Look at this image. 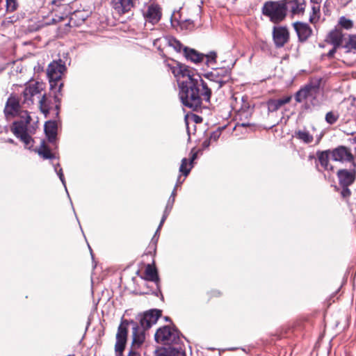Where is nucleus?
<instances>
[{"instance_id":"nucleus-30","label":"nucleus","mask_w":356,"mask_h":356,"mask_svg":"<svg viewBox=\"0 0 356 356\" xmlns=\"http://www.w3.org/2000/svg\"><path fill=\"white\" fill-rule=\"evenodd\" d=\"M343 48L346 49V52H356V35H350Z\"/></svg>"},{"instance_id":"nucleus-47","label":"nucleus","mask_w":356,"mask_h":356,"mask_svg":"<svg viewBox=\"0 0 356 356\" xmlns=\"http://www.w3.org/2000/svg\"><path fill=\"white\" fill-rule=\"evenodd\" d=\"M175 197H173L172 196H170L168 201L170 202V204H174Z\"/></svg>"},{"instance_id":"nucleus-34","label":"nucleus","mask_w":356,"mask_h":356,"mask_svg":"<svg viewBox=\"0 0 356 356\" xmlns=\"http://www.w3.org/2000/svg\"><path fill=\"white\" fill-rule=\"evenodd\" d=\"M338 25L340 26L341 28L348 30L353 28V22L352 20L346 18L344 16H342L339 19Z\"/></svg>"},{"instance_id":"nucleus-16","label":"nucleus","mask_w":356,"mask_h":356,"mask_svg":"<svg viewBox=\"0 0 356 356\" xmlns=\"http://www.w3.org/2000/svg\"><path fill=\"white\" fill-rule=\"evenodd\" d=\"M293 26L300 41L306 40L312 34V31L306 23L296 22Z\"/></svg>"},{"instance_id":"nucleus-26","label":"nucleus","mask_w":356,"mask_h":356,"mask_svg":"<svg viewBox=\"0 0 356 356\" xmlns=\"http://www.w3.org/2000/svg\"><path fill=\"white\" fill-rule=\"evenodd\" d=\"M294 136L306 144L311 143L314 140L313 136L306 129L296 131Z\"/></svg>"},{"instance_id":"nucleus-22","label":"nucleus","mask_w":356,"mask_h":356,"mask_svg":"<svg viewBox=\"0 0 356 356\" xmlns=\"http://www.w3.org/2000/svg\"><path fill=\"white\" fill-rule=\"evenodd\" d=\"M44 131L50 142H54L57 134V124L54 121H48L44 124Z\"/></svg>"},{"instance_id":"nucleus-18","label":"nucleus","mask_w":356,"mask_h":356,"mask_svg":"<svg viewBox=\"0 0 356 356\" xmlns=\"http://www.w3.org/2000/svg\"><path fill=\"white\" fill-rule=\"evenodd\" d=\"M286 4V10H290L293 15H300L304 13L305 4L300 0H285Z\"/></svg>"},{"instance_id":"nucleus-37","label":"nucleus","mask_w":356,"mask_h":356,"mask_svg":"<svg viewBox=\"0 0 356 356\" xmlns=\"http://www.w3.org/2000/svg\"><path fill=\"white\" fill-rule=\"evenodd\" d=\"M17 3L16 0H6L7 11L13 12L17 9Z\"/></svg>"},{"instance_id":"nucleus-25","label":"nucleus","mask_w":356,"mask_h":356,"mask_svg":"<svg viewBox=\"0 0 356 356\" xmlns=\"http://www.w3.org/2000/svg\"><path fill=\"white\" fill-rule=\"evenodd\" d=\"M314 85V83H312L310 84L307 85L303 88H301L300 90H298L295 96L296 101L299 103L305 102L307 96Z\"/></svg>"},{"instance_id":"nucleus-15","label":"nucleus","mask_w":356,"mask_h":356,"mask_svg":"<svg viewBox=\"0 0 356 356\" xmlns=\"http://www.w3.org/2000/svg\"><path fill=\"white\" fill-rule=\"evenodd\" d=\"M113 9L120 15L124 14L134 7L133 0H111Z\"/></svg>"},{"instance_id":"nucleus-44","label":"nucleus","mask_w":356,"mask_h":356,"mask_svg":"<svg viewBox=\"0 0 356 356\" xmlns=\"http://www.w3.org/2000/svg\"><path fill=\"white\" fill-rule=\"evenodd\" d=\"M211 140L209 138L205 140L203 143H202V147L204 148H207L209 147L210 144H211Z\"/></svg>"},{"instance_id":"nucleus-39","label":"nucleus","mask_w":356,"mask_h":356,"mask_svg":"<svg viewBox=\"0 0 356 356\" xmlns=\"http://www.w3.org/2000/svg\"><path fill=\"white\" fill-rule=\"evenodd\" d=\"M337 120V117L332 112H329L325 115V120L330 124H334Z\"/></svg>"},{"instance_id":"nucleus-19","label":"nucleus","mask_w":356,"mask_h":356,"mask_svg":"<svg viewBox=\"0 0 356 356\" xmlns=\"http://www.w3.org/2000/svg\"><path fill=\"white\" fill-rule=\"evenodd\" d=\"M343 34L340 28L336 26L334 29L331 31L327 36V41L332 44L335 48L342 45Z\"/></svg>"},{"instance_id":"nucleus-28","label":"nucleus","mask_w":356,"mask_h":356,"mask_svg":"<svg viewBox=\"0 0 356 356\" xmlns=\"http://www.w3.org/2000/svg\"><path fill=\"white\" fill-rule=\"evenodd\" d=\"M36 152L44 159H51L54 157L49 148L45 145V143L44 141L41 143L40 148Z\"/></svg>"},{"instance_id":"nucleus-51","label":"nucleus","mask_w":356,"mask_h":356,"mask_svg":"<svg viewBox=\"0 0 356 356\" xmlns=\"http://www.w3.org/2000/svg\"><path fill=\"white\" fill-rule=\"evenodd\" d=\"M243 111L245 112V108H241V111H239V112H240V113H239V115H241V114H242V113H243Z\"/></svg>"},{"instance_id":"nucleus-52","label":"nucleus","mask_w":356,"mask_h":356,"mask_svg":"<svg viewBox=\"0 0 356 356\" xmlns=\"http://www.w3.org/2000/svg\"><path fill=\"white\" fill-rule=\"evenodd\" d=\"M245 108L248 110V109H249V108H250V106L247 104L245 105Z\"/></svg>"},{"instance_id":"nucleus-29","label":"nucleus","mask_w":356,"mask_h":356,"mask_svg":"<svg viewBox=\"0 0 356 356\" xmlns=\"http://www.w3.org/2000/svg\"><path fill=\"white\" fill-rule=\"evenodd\" d=\"M312 13L309 15V22L312 24L316 23L320 18V8L319 3H312Z\"/></svg>"},{"instance_id":"nucleus-8","label":"nucleus","mask_w":356,"mask_h":356,"mask_svg":"<svg viewBox=\"0 0 356 356\" xmlns=\"http://www.w3.org/2000/svg\"><path fill=\"white\" fill-rule=\"evenodd\" d=\"M65 70V65L61 60H59L58 61H54L49 65L47 68V75L51 87L53 86V82L56 83L61 79V76Z\"/></svg>"},{"instance_id":"nucleus-40","label":"nucleus","mask_w":356,"mask_h":356,"mask_svg":"<svg viewBox=\"0 0 356 356\" xmlns=\"http://www.w3.org/2000/svg\"><path fill=\"white\" fill-rule=\"evenodd\" d=\"M350 191L348 188V186H342V190L341 191V196L344 198L348 197L350 195Z\"/></svg>"},{"instance_id":"nucleus-46","label":"nucleus","mask_w":356,"mask_h":356,"mask_svg":"<svg viewBox=\"0 0 356 356\" xmlns=\"http://www.w3.org/2000/svg\"><path fill=\"white\" fill-rule=\"evenodd\" d=\"M312 3H319L321 4L322 0H310Z\"/></svg>"},{"instance_id":"nucleus-13","label":"nucleus","mask_w":356,"mask_h":356,"mask_svg":"<svg viewBox=\"0 0 356 356\" xmlns=\"http://www.w3.org/2000/svg\"><path fill=\"white\" fill-rule=\"evenodd\" d=\"M143 16L146 22L151 23L152 25H154L161 19V8L156 4H151L148 6L147 10L144 12Z\"/></svg>"},{"instance_id":"nucleus-36","label":"nucleus","mask_w":356,"mask_h":356,"mask_svg":"<svg viewBox=\"0 0 356 356\" xmlns=\"http://www.w3.org/2000/svg\"><path fill=\"white\" fill-rule=\"evenodd\" d=\"M158 356H184V354L175 348L165 349Z\"/></svg>"},{"instance_id":"nucleus-4","label":"nucleus","mask_w":356,"mask_h":356,"mask_svg":"<svg viewBox=\"0 0 356 356\" xmlns=\"http://www.w3.org/2000/svg\"><path fill=\"white\" fill-rule=\"evenodd\" d=\"M207 77L210 83L209 84L206 83L211 92L212 89L218 90L227 83L230 78V74L228 70L225 68H218L213 69L212 72L208 73Z\"/></svg>"},{"instance_id":"nucleus-9","label":"nucleus","mask_w":356,"mask_h":356,"mask_svg":"<svg viewBox=\"0 0 356 356\" xmlns=\"http://www.w3.org/2000/svg\"><path fill=\"white\" fill-rule=\"evenodd\" d=\"M127 323H122L119 325L116 334V342L115 345V351L116 356H122L127 339Z\"/></svg>"},{"instance_id":"nucleus-38","label":"nucleus","mask_w":356,"mask_h":356,"mask_svg":"<svg viewBox=\"0 0 356 356\" xmlns=\"http://www.w3.org/2000/svg\"><path fill=\"white\" fill-rule=\"evenodd\" d=\"M59 166V163H57L55 166H54V170L56 172L58 176L59 177V179H60L62 184H63L65 188V191L67 192V187H66V184H65V178H64V175H63V170L62 169H59L58 170H57V167Z\"/></svg>"},{"instance_id":"nucleus-49","label":"nucleus","mask_w":356,"mask_h":356,"mask_svg":"<svg viewBox=\"0 0 356 356\" xmlns=\"http://www.w3.org/2000/svg\"><path fill=\"white\" fill-rule=\"evenodd\" d=\"M7 142H8V143H14L13 140V139H11V138L8 139V140H7Z\"/></svg>"},{"instance_id":"nucleus-27","label":"nucleus","mask_w":356,"mask_h":356,"mask_svg":"<svg viewBox=\"0 0 356 356\" xmlns=\"http://www.w3.org/2000/svg\"><path fill=\"white\" fill-rule=\"evenodd\" d=\"M329 151L319 152L317 153L318 161L325 170H333V167L329 164Z\"/></svg>"},{"instance_id":"nucleus-23","label":"nucleus","mask_w":356,"mask_h":356,"mask_svg":"<svg viewBox=\"0 0 356 356\" xmlns=\"http://www.w3.org/2000/svg\"><path fill=\"white\" fill-rule=\"evenodd\" d=\"M197 152H193L192 156L188 162V159L184 158L181 160V163L179 168V171L184 175V176H187L191 168H193V162L197 158Z\"/></svg>"},{"instance_id":"nucleus-20","label":"nucleus","mask_w":356,"mask_h":356,"mask_svg":"<svg viewBox=\"0 0 356 356\" xmlns=\"http://www.w3.org/2000/svg\"><path fill=\"white\" fill-rule=\"evenodd\" d=\"M184 55L187 60L194 63H199L204 60V54H200L193 49L184 48Z\"/></svg>"},{"instance_id":"nucleus-33","label":"nucleus","mask_w":356,"mask_h":356,"mask_svg":"<svg viewBox=\"0 0 356 356\" xmlns=\"http://www.w3.org/2000/svg\"><path fill=\"white\" fill-rule=\"evenodd\" d=\"M168 44L172 47L176 51L181 52L184 51V48L185 47L179 40L174 38H171L168 39Z\"/></svg>"},{"instance_id":"nucleus-3","label":"nucleus","mask_w":356,"mask_h":356,"mask_svg":"<svg viewBox=\"0 0 356 356\" xmlns=\"http://www.w3.org/2000/svg\"><path fill=\"white\" fill-rule=\"evenodd\" d=\"M262 13L270 18L274 23L282 21L286 15V4L285 0L277 1H267L264 3Z\"/></svg>"},{"instance_id":"nucleus-1","label":"nucleus","mask_w":356,"mask_h":356,"mask_svg":"<svg viewBox=\"0 0 356 356\" xmlns=\"http://www.w3.org/2000/svg\"><path fill=\"white\" fill-rule=\"evenodd\" d=\"M171 70L179 83V97L185 106L198 111L202 106V100L210 101V89L193 70L178 63L171 67Z\"/></svg>"},{"instance_id":"nucleus-5","label":"nucleus","mask_w":356,"mask_h":356,"mask_svg":"<svg viewBox=\"0 0 356 356\" xmlns=\"http://www.w3.org/2000/svg\"><path fill=\"white\" fill-rule=\"evenodd\" d=\"M155 340L165 345L178 343L180 340L179 331L170 326H163L155 333Z\"/></svg>"},{"instance_id":"nucleus-6","label":"nucleus","mask_w":356,"mask_h":356,"mask_svg":"<svg viewBox=\"0 0 356 356\" xmlns=\"http://www.w3.org/2000/svg\"><path fill=\"white\" fill-rule=\"evenodd\" d=\"M42 85L38 82L27 85L23 92V104L30 106L33 104L35 100L39 102L44 95L42 93Z\"/></svg>"},{"instance_id":"nucleus-21","label":"nucleus","mask_w":356,"mask_h":356,"mask_svg":"<svg viewBox=\"0 0 356 356\" xmlns=\"http://www.w3.org/2000/svg\"><path fill=\"white\" fill-rule=\"evenodd\" d=\"M291 99V97L289 96L279 99H270L267 102L268 112L277 111L282 106L289 103Z\"/></svg>"},{"instance_id":"nucleus-11","label":"nucleus","mask_w":356,"mask_h":356,"mask_svg":"<svg viewBox=\"0 0 356 356\" xmlns=\"http://www.w3.org/2000/svg\"><path fill=\"white\" fill-rule=\"evenodd\" d=\"M161 316V311L159 309H152L145 312L140 319L139 325L144 330L149 328L155 324Z\"/></svg>"},{"instance_id":"nucleus-2","label":"nucleus","mask_w":356,"mask_h":356,"mask_svg":"<svg viewBox=\"0 0 356 356\" xmlns=\"http://www.w3.org/2000/svg\"><path fill=\"white\" fill-rule=\"evenodd\" d=\"M4 114L8 120L17 115L20 116L21 120L13 122L10 129L13 134L24 143L26 148L31 149L33 140L27 131V125L30 123L31 116L27 111H20V106L17 97L11 96L8 99Z\"/></svg>"},{"instance_id":"nucleus-32","label":"nucleus","mask_w":356,"mask_h":356,"mask_svg":"<svg viewBox=\"0 0 356 356\" xmlns=\"http://www.w3.org/2000/svg\"><path fill=\"white\" fill-rule=\"evenodd\" d=\"M172 206H173V204H170V202L169 201H168L167 202V204H166V207H165V211H164V213H163V215L162 216V218L161 220V222H160V224L159 225V227L155 233V235L154 236V238H155L156 235L157 234V233L159 232V229H161V227H162L163 224L164 223L165 219L167 218L168 216L169 215L172 208Z\"/></svg>"},{"instance_id":"nucleus-54","label":"nucleus","mask_w":356,"mask_h":356,"mask_svg":"<svg viewBox=\"0 0 356 356\" xmlns=\"http://www.w3.org/2000/svg\"><path fill=\"white\" fill-rule=\"evenodd\" d=\"M2 1V0H0V3Z\"/></svg>"},{"instance_id":"nucleus-7","label":"nucleus","mask_w":356,"mask_h":356,"mask_svg":"<svg viewBox=\"0 0 356 356\" xmlns=\"http://www.w3.org/2000/svg\"><path fill=\"white\" fill-rule=\"evenodd\" d=\"M124 322L127 323L126 327L127 330L129 324L132 325V343L130 348L138 350L145 341V330L141 328L136 323L134 322L133 321L129 322L128 321L124 320L121 322L120 325Z\"/></svg>"},{"instance_id":"nucleus-42","label":"nucleus","mask_w":356,"mask_h":356,"mask_svg":"<svg viewBox=\"0 0 356 356\" xmlns=\"http://www.w3.org/2000/svg\"><path fill=\"white\" fill-rule=\"evenodd\" d=\"M127 356H140V353L138 350L130 348Z\"/></svg>"},{"instance_id":"nucleus-53","label":"nucleus","mask_w":356,"mask_h":356,"mask_svg":"<svg viewBox=\"0 0 356 356\" xmlns=\"http://www.w3.org/2000/svg\"><path fill=\"white\" fill-rule=\"evenodd\" d=\"M54 101L56 102H58V99H57V97H54Z\"/></svg>"},{"instance_id":"nucleus-31","label":"nucleus","mask_w":356,"mask_h":356,"mask_svg":"<svg viewBox=\"0 0 356 356\" xmlns=\"http://www.w3.org/2000/svg\"><path fill=\"white\" fill-rule=\"evenodd\" d=\"M145 277L147 280L156 282L159 280L157 271L156 268L148 265L145 268Z\"/></svg>"},{"instance_id":"nucleus-43","label":"nucleus","mask_w":356,"mask_h":356,"mask_svg":"<svg viewBox=\"0 0 356 356\" xmlns=\"http://www.w3.org/2000/svg\"><path fill=\"white\" fill-rule=\"evenodd\" d=\"M179 179H180V177L178 178V180L175 185V187L174 190L172 191V194L170 195V196H172L173 197H175L177 187H178V186L182 183V181H180Z\"/></svg>"},{"instance_id":"nucleus-12","label":"nucleus","mask_w":356,"mask_h":356,"mask_svg":"<svg viewBox=\"0 0 356 356\" xmlns=\"http://www.w3.org/2000/svg\"><path fill=\"white\" fill-rule=\"evenodd\" d=\"M273 38L277 47H282L289 40V33L286 28L283 26L274 27Z\"/></svg>"},{"instance_id":"nucleus-35","label":"nucleus","mask_w":356,"mask_h":356,"mask_svg":"<svg viewBox=\"0 0 356 356\" xmlns=\"http://www.w3.org/2000/svg\"><path fill=\"white\" fill-rule=\"evenodd\" d=\"M217 54L215 51H211L207 54H204V59L206 60V64L209 67H212L216 63Z\"/></svg>"},{"instance_id":"nucleus-45","label":"nucleus","mask_w":356,"mask_h":356,"mask_svg":"<svg viewBox=\"0 0 356 356\" xmlns=\"http://www.w3.org/2000/svg\"><path fill=\"white\" fill-rule=\"evenodd\" d=\"M336 49L335 47L334 46L333 49H332L327 54L328 56L329 57H332L334 53L336 52Z\"/></svg>"},{"instance_id":"nucleus-50","label":"nucleus","mask_w":356,"mask_h":356,"mask_svg":"<svg viewBox=\"0 0 356 356\" xmlns=\"http://www.w3.org/2000/svg\"><path fill=\"white\" fill-rule=\"evenodd\" d=\"M241 125L242 127H247V126H249V124L248 123H242Z\"/></svg>"},{"instance_id":"nucleus-17","label":"nucleus","mask_w":356,"mask_h":356,"mask_svg":"<svg viewBox=\"0 0 356 356\" xmlns=\"http://www.w3.org/2000/svg\"><path fill=\"white\" fill-rule=\"evenodd\" d=\"M318 94L319 83L318 82L314 83L307 96V98L305 102L306 108H310L311 106H315L319 104L317 99Z\"/></svg>"},{"instance_id":"nucleus-14","label":"nucleus","mask_w":356,"mask_h":356,"mask_svg":"<svg viewBox=\"0 0 356 356\" xmlns=\"http://www.w3.org/2000/svg\"><path fill=\"white\" fill-rule=\"evenodd\" d=\"M355 168L350 170H340L337 172V176L339 180V183L342 186H348L351 185L355 178Z\"/></svg>"},{"instance_id":"nucleus-48","label":"nucleus","mask_w":356,"mask_h":356,"mask_svg":"<svg viewBox=\"0 0 356 356\" xmlns=\"http://www.w3.org/2000/svg\"><path fill=\"white\" fill-rule=\"evenodd\" d=\"M58 109H59V105L58 104H56L55 106V111H56V115H57L58 114Z\"/></svg>"},{"instance_id":"nucleus-41","label":"nucleus","mask_w":356,"mask_h":356,"mask_svg":"<svg viewBox=\"0 0 356 356\" xmlns=\"http://www.w3.org/2000/svg\"><path fill=\"white\" fill-rule=\"evenodd\" d=\"M220 136V133L218 131H213L211 134L209 139L211 141H217Z\"/></svg>"},{"instance_id":"nucleus-24","label":"nucleus","mask_w":356,"mask_h":356,"mask_svg":"<svg viewBox=\"0 0 356 356\" xmlns=\"http://www.w3.org/2000/svg\"><path fill=\"white\" fill-rule=\"evenodd\" d=\"M38 102L41 112L45 116H47L53 108L52 99L49 97H47L45 95H44Z\"/></svg>"},{"instance_id":"nucleus-10","label":"nucleus","mask_w":356,"mask_h":356,"mask_svg":"<svg viewBox=\"0 0 356 356\" xmlns=\"http://www.w3.org/2000/svg\"><path fill=\"white\" fill-rule=\"evenodd\" d=\"M331 154L334 161H340L341 163L350 162L352 167H355V164L353 161V155L352 154L351 152L346 147L340 146L334 149L332 151Z\"/></svg>"}]
</instances>
